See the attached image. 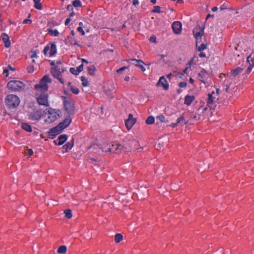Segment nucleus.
Here are the masks:
<instances>
[{
    "mask_svg": "<svg viewBox=\"0 0 254 254\" xmlns=\"http://www.w3.org/2000/svg\"><path fill=\"white\" fill-rule=\"evenodd\" d=\"M155 119L152 116H149L146 120L145 123L148 125H151L154 124Z\"/></svg>",
    "mask_w": 254,
    "mask_h": 254,
    "instance_id": "nucleus-32",
    "label": "nucleus"
},
{
    "mask_svg": "<svg viewBox=\"0 0 254 254\" xmlns=\"http://www.w3.org/2000/svg\"><path fill=\"white\" fill-rule=\"evenodd\" d=\"M149 40L151 43H157L156 37L154 35H152Z\"/></svg>",
    "mask_w": 254,
    "mask_h": 254,
    "instance_id": "nucleus-40",
    "label": "nucleus"
},
{
    "mask_svg": "<svg viewBox=\"0 0 254 254\" xmlns=\"http://www.w3.org/2000/svg\"><path fill=\"white\" fill-rule=\"evenodd\" d=\"M69 43L71 45H77L79 46V44H78L77 41L74 39V37L71 36H68L67 37L66 44Z\"/></svg>",
    "mask_w": 254,
    "mask_h": 254,
    "instance_id": "nucleus-26",
    "label": "nucleus"
},
{
    "mask_svg": "<svg viewBox=\"0 0 254 254\" xmlns=\"http://www.w3.org/2000/svg\"><path fill=\"white\" fill-rule=\"evenodd\" d=\"M76 69H77V72H79V73H80L83 69V65L82 64H80L79 66H78L77 67Z\"/></svg>",
    "mask_w": 254,
    "mask_h": 254,
    "instance_id": "nucleus-46",
    "label": "nucleus"
},
{
    "mask_svg": "<svg viewBox=\"0 0 254 254\" xmlns=\"http://www.w3.org/2000/svg\"><path fill=\"white\" fill-rule=\"evenodd\" d=\"M123 149V146L118 143H114L112 144H108L103 147V151L112 153H119Z\"/></svg>",
    "mask_w": 254,
    "mask_h": 254,
    "instance_id": "nucleus-4",
    "label": "nucleus"
},
{
    "mask_svg": "<svg viewBox=\"0 0 254 254\" xmlns=\"http://www.w3.org/2000/svg\"><path fill=\"white\" fill-rule=\"evenodd\" d=\"M48 112L49 116L46 121L49 123L54 122L60 117V115L61 114L60 110H56L52 108L49 109Z\"/></svg>",
    "mask_w": 254,
    "mask_h": 254,
    "instance_id": "nucleus-7",
    "label": "nucleus"
},
{
    "mask_svg": "<svg viewBox=\"0 0 254 254\" xmlns=\"http://www.w3.org/2000/svg\"><path fill=\"white\" fill-rule=\"evenodd\" d=\"M71 21V19L70 18H67L66 19L65 22H64V24L65 25H68V24L69 23V22H70Z\"/></svg>",
    "mask_w": 254,
    "mask_h": 254,
    "instance_id": "nucleus-51",
    "label": "nucleus"
},
{
    "mask_svg": "<svg viewBox=\"0 0 254 254\" xmlns=\"http://www.w3.org/2000/svg\"><path fill=\"white\" fill-rule=\"evenodd\" d=\"M127 68V66H125L122 67L121 68L117 69L116 72H117V73L120 74L123 71H124L125 69H126Z\"/></svg>",
    "mask_w": 254,
    "mask_h": 254,
    "instance_id": "nucleus-44",
    "label": "nucleus"
},
{
    "mask_svg": "<svg viewBox=\"0 0 254 254\" xmlns=\"http://www.w3.org/2000/svg\"><path fill=\"white\" fill-rule=\"evenodd\" d=\"M75 35L74 31L73 30H72L70 32V35L69 36H71V37H74Z\"/></svg>",
    "mask_w": 254,
    "mask_h": 254,
    "instance_id": "nucleus-61",
    "label": "nucleus"
},
{
    "mask_svg": "<svg viewBox=\"0 0 254 254\" xmlns=\"http://www.w3.org/2000/svg\"><path fill=\"white\" fill-rule=\"evenodd\" d=\"M34 7L38 10H41L42 9V5L40 2H34Z\"/></svg>",
    "mask_w": 254,
    "mask_h": 254,
    "instance_id": "nucleus-37",
    "label": "nucleus"
},
{
    "mask_svg": "<svg viewBox=\"0 0 254 254\" xmlns=\"http://www.w3.org/2000/svg\"><path fill=\"white\" fill-rule=\"evenodd\" d=\"M159 118H160V121L161 122H163V119L164 118V116L163 115H160Z\"/></svg>",
    "mask_w": 254,
    "mask_h": 254,
    "instance_id": "nucleus-64",
    "label": "nucleus"
},
{
    "mask_svg": "<svg viewBox=\"0 0 254 254\" xmlns=\"http://www.w3.org/2000/svg\"><path fill=\"white\" fill-rule=\"evenodd\" d=\"M48 82H51V79L48 75H45L39 83L36 84L34 87L38 103L46 107L49 106L48 95L46 93L48 89Z\"/></svg>",
    "mask_w": 254,
    "mask_h": 254,
    "instance_id": "nucleus-1",
    "label": "nucleus"
},
{
    "mask_svg": "<svg viewBox=\"0 0 254 254\" xmlns=\"http://www.w3.org/2000/svg\"><path fill=\"white\" fill-rule=\"evenodd\" d=\"M83 23L80 22L79 23V26L77 27V31L80 33H81V34L82 35H84L85 34V32L83 29Z\"/></svg>",
    "mask_w": 254,
    "mask_h": 254,
    "instance_id": "nucleus-36",
    "label": "nucleus"
},
{
    "mask_svg": "<svg viewBox=\"0 0 254 254\" xmlns=\"http://www.w3.org/2000/svg\"><path fill=\"white\" fill-rule=\"evenodd\" d=\"M243 68L241 67H237V68L231 70L229 73L230 76L235 78L239 74L242 72Z\"/></svg>",
    "mask_w": 254,
    "mask_h": 254,
    "instance_id": "nucleus-23",
    "label": "nucleus"
},
{
    "mask_svg": "<svg viewBox=\"0 0 254 254\" xmlns=\"http://www.w3.org/2000/svg\"><path fill=\"white\" fill-rule=\"evenodd\" d=\"M189 81L190 83L192 84L194 83V79L190 77L189 79Z\"/></svg>",
    "mask_w": 254,
    "mask_h": 254,
    "instance_id": "nucleus-62",
    "label": "nucleus"
},
{
    "mask_svg": "<svg viewBox=\"0 0 254 254\" xmlns=\"http://www.w3.org/2000/svg\"><path fill=\"white\" fill-rule=\"evenodd\" d=\"M206 45L204 44H201L198 47V50L200 52L206 49Z\"/></svg>",
    "mask_w": 254,
    "mask_h": 254,
    "instance_id": "nucleus-42",
    "label": "nucleus"
},
{
    "mask_svg": "<svg viewBox=\"0 0 254 254\" xmlns=\"http://www.w3.org/2000/svg\"><path fill=\"white\" fill-rule=\"evenodd\" d=\"M193 34L196 39V43L199 39H201V37L204 33V29L200 26L195 28L192 31Z\"/></svg>",
    "mask_w": 254,
    "mask_h": 254,
    "instance_id": "nucleus-10",
    "label": "nucleus"
},
{
    "mask_svg": "<svg viewBox=\"0 0 254 254\" xmlns=\"http://www.w3.org/2000/svg\"><path fill=\"white\" fill-rule=\"evenodd\" d=\"M26 154L29 156H31L33 154V151L32 149H28Z\"/></svg>",
    "mask_w": 254,
    "mask_h": 254,
    "instance_id": "nucleus-47",
    "label": "nucleus"
},
{
    "mask_svg": "<svg viewBox=\"0 0 254 254\" xmlns=\"http://www.w3.org/2000/svg\"><path fill=\"white\" fill-rule=\"evenodd\" d=\"M21 128L28 132H31L32 131L31 126L26 123H23L22 124Z\"/></svg>",
    "mask_w": 254,
    "mask_h": 254,
    "instance_id": "nucleus-27",
    "label": "nucleus"
},
{
    "mask_svg": "<svg viewBox=\"0 0 254 254\" xmlns=\"http://www.w3.org/2000/svg\"><path fill=\"white\" fill-rule=\"evenodd\" d=\"M3 73L6 74V76H7L8 75V70L7 68H4L3 70Z\"/></svg>",
    "mask_w": 254,
    "mask_h": 254,
    "instance_id": "nucleus-55",
    "label": "nucleus"
},
{
    "mask_svg": "<svg viewBox=\"0 0 254 254\" xmlns=\"http://www.w3.org/2000/svg\"><path fill=\"white\" fill-rule=\"evenodd\" d=\"M136 122V119L133 118V115L129 114L127 119L125 120V125L127 130H130Z\"/></svg>",
    "mask_w": 254,
    "mask_h": 254,
    "instance_id": "nucleus-9",
    "label": "nucleus"
},
{
    "mask_svg": "<svg viewBox=\"0 0 254 254\" xmlns=\"http://www.w3.org/2000/svg\"><path fill=\"white\" fill-rule=\"evenodd\" d=\"M191 64V61H190L189 63H188V64H187V66L185 68V69L183 71L184 74L187 73V71L188 69H189V68L190 67Z\"/></svg>",
    "mask_w": 254,
    "mask_h": 254,
    "instance_id": "nucleus-45",
    "label": "nucleus"
},
{
    "mask_svg": "<svg viewBox=\"0 0 254 254\" xmlns=\"http://www.w3.org/2000/svg\"><path fill=\"white\" fill-rule=\"evenodd\" d=\"M49 62L50 63V64L52 66H54L55 67V66L56 65H55V63L54 61H52V60H49Z\"/></svg>",
    "mask_w": 254,
    "mask_h": 254,
    "instance_id": "nucleus-57",
    "label": "nucleus"
},
{
    "mask_svg": "<svg viewBox=\"0 0 254 254\" xmlns=\"http://www.w3.org/2000/svg\"><path fill=\"white\" fill-rule=\"evenodd\" d=\"M67 135L66 134H62L60 135L57 140H54L55 144L57 145H62L67 140Z\"/></svg>",
    "mask_w": 254,
    "mask_h": 254,
    "instance_id": "nucleus-16",
    "label": "nucleus"
},
{
    "mask_svg": "<svg viewBox=\"0 0 254 254\" xmlns=\"http://www.w3.org/2000/svg\"><path fill=\"white\" fill-rule=\"evenodd\" d=\"M20 102L19 97L13 94L8 95L5 99V104L9 109L16 108L19 105Z\"/></svg>",
    "mask_w": 254,
    "mask_h": 254,
    "instance_id": "nucleus-2",
    "label": "nucleus"
},
{
    "mask_svg": "<svg viewBox=\"0 0 254 254\" xmlns=\"http://www.w3.org/2000/svg\"><path fill=\"white\" fill-rule=\"evenodd\" d=\"M71 122V118L69 116H68L64 119L63 122L60 123L59 125L62 129H64L70 125Z\"/></svg>",
    "mask_w": 254,
    "mask_h": 254,
    "instance_id": "nucleus-18",
    "label": "nucleus"
},
{
    "mask_svg": "<svg viewBox=\"0 0 254 254\" xmlns=\"http://www.w3.org/2000/svg\"><path fill=\"white\" fill-rule=\"evenodd\" d=\"M66 10L67 11H73V5L72 4V5H70V4H68L67 7H66Z\"/></svg>",
    "mask_w": 254,
    "mask_h": 254,
    "instance_id": "nucleus-49",
    "label": "nucleus"
},
{
    "mask_svg": "<svg viewBox=\"0 0 254 254\" xmlns=\"http://www.w3.org/2000/svg\"><path fill=\"white\" fill-rule=\"evenodd\" d=\"M129 77L128 76H126L125 78H124V80L125 81H128L129 80Z\"/></svg>",
    "mask_w": 254,
    "mask_h": 254,
    "instance_id": "nucleus-60",
    "label": "nucleus"
},
{
    "mask_svg": "<svg viewBox=\"0 0 254 254\" xmlns=\"http://www.w3.org/2000/svg\"><path fill=\"white\" fill-rule=\"evenodd\" d=\"M64 109L68 114H72L74 111V101L69 98L63 96Z\"/></svg>",
    "mask_w": 254,
    "mask_h": 254,
    "instance_id": "nucleus-5",
    "label": "nucleus"
},
{
    "mask_svg": "<svg viewBox=\"0 0 254 254\" xmlns=\"http://www.w3.org/2000/svg\"><path fill=\"white\" fill-rule=\"evenodd\" d=\"M65 218L70 219L72 217V212L69 209H66L64 211Z\"/></svg>",
    "mask_w": 254,
    "mask_h": 254,
    "instance_id": "nucleus-34",
    "label": "nucleus"
},
{
    "mask_svg": "<svg viewBox=\"0 0 254 254\" xmlns=\"http://www.w3.org/2000/svg\"><path fill=\"white\" fill-rule=\"evenodd\" d=\"M70 90L73 93L75 94H78L79 93V89L77 88L74 87L73 86L70 87Z\"/></svg>",
    "mask_w": 254,
    "mask_h": 254,
    "instance_id": "nucleus-39",
    "label": "nucleus"
},
{
    "mask_svg": "<svg viewBox=\"0 0 254 254\" xmlns=\"http://www.w3.org/2000/svg\"><path fill=\"white\" fill-rule=\"evenodd\" d=\"M195 99L194 95H187L185 97L184 104L190 106Z\"/></svg>",
    "mask_w": 254,
    "mask_h": 254,
    "instance_id": "nucleus-24",
    "label": "nucleus"
},
{
    "mask_svg": "<svg viewBox=\"0 0 254 254\" xmlns=\"http://www.w3.org/2000/svg\"><path fill=\"white\" fill-rule=\"evenodd\" d=\"M225 86H226V88H225V91H226V92H227V91H228V89H229V88L230 84H226V85H225Z\"/></svg>",
    "mask_w": 254,
    "mask_h": 254,
    "instance_id": "nucleus-59",
    "label": "nucleus"
},
{
    "mask_svg": "<svg viewBox=\"0 0 254 254\" xmlns=\"http://www.w3.org/2000/svg\"><path fill=\"white\" fill-rule=\"evenodd\" d=\"M0 37L1 38L5 48H9L11 46V42L9 40V37L5 33H2L1 34Z\"/></svg>",
    "mask_w": 254,
    "mask_h": 254,
    "instance_id": "nucleus-15",
    "label": "nucleus"
},
{
    "mask_svg": "<svg viewBox=\"0 0 254 254\" xmlns=\"http://www.w3.org/2000/svg\"><path fill=\"white\" fill-rule=\"evenodd\" d=\"M187 83L186 82H185V81L181 82L179 84V86L180 88L186 87L187 86Z\"/></svg>",
    "mask_w": 254,
    "mask_h": 254,
    "instance_id": "nucleus-43",
    "label": "nucleus"
},
{
    "mask_svg": "<svg viewBox=\"0 0 254 254\" xmlns=\"http://www.w3.org/2000/svg\"><path fill=\"white\" fill-rule=\"evenodd\" d=\"M67 248L65 246L63 245L59 247L57 252L59 254H64L66 252Z\"/></svg>",
    "mask_w": 254,
    "mask_h": 254,
    "instance_id": "nucleus-30",
    "label": "nucleus"
},
{
    "mask_svg": "<svg viewBox=\"0 0 254 254\" xmlns=\"http://www.w3.org/2000/svg\"><path fill=\"white\" fill-rule=\"evenodd\" d=\"M37 56V53L35 52H34L30 56L31 58H36Z\"/></svg>",
    "mask_w": 254,
    "mask_h": 254,
    "instance_id": "nucleus-54",
    "label": "nucleus"
},
{
    "mask_svg": "<svg viewBox=\"0 0 254 254\" xmlns=\"http://www.w3.org/2000/svg\"><path fill=\"white\" fill-rule=\"evenodd\" d=\"M34 67L33 65H29L27 67V71L29 73H32L34 71Z\"/></svg>",
    "mask_w": 254,
    "mask_h": 254,
    "instance_id": "nucleus-38",
    "label": "nucleus"
},
{
    "mask_svg": "<svg viewBox=\"0 0 254 254\" xmlns=\"http://www.w3.org/2000/svg\"><path fill=\"white\" fill-rule=\"evenodd\" d=\"M216 98L215 93L214 91H212L211 93L208 94V98L207 99V104L208 106L212 105L215 102Z\"/></svg>",
    "mask_w": 254,
    "mask_h": 254,
    "instance_id": "nucleus-19",
    "label": "nucleus"
},
{
    "mask_svg": "<svg viewBox=\"0 0 254 254\" xmlns=\"http://www.w3.org/2000/svg\"><path fill=\"white\" fill-rule=\"evenodd\" d=\"M80 79L82 82V85L84 87H87L89 85V82L87 79L84 76H81L80 77Z\"/></svg>",
    "mask_w": 254,
    "mask_h": 254,
    "instance_id": "nucleus-33",
    "label": "nucleus"
},
{
    "mask_svg": "<svg viewBox=\"0 0 254 254\" xmlns=\"http://www.w3.org/2000/svg\"><path fill=\"white\" fill-rule=\"evenodd\" d=\"M81 61H82V63H86V64H87L88 63V61L86 59H81Z\"/></svg>",
    "mask_w": 254,
    "mask_h": 254,
    "instance_id": "nucleus-63",
    "label": "nucleus"
},
{
    "mask_svg": "<svg viewBox=\"0 0 254 254\" xmlns=\"http://www.w3.org/2000/svg\"><path fill=\"white\" fill-rule=\"evenodd\" d=\"M247 62L249 64V65L246 70V72L247 74H249L254 67V59L251 57V55L247 57Z\"/></svg>",
    "mask_w": 254,
    "mask_h": 254,
    "instance_id": "nucleus-20",
    "label": "nucleus"
},
{
    "mask_svg": "<svg viewBox=\"0 0 254 254\" xmlns=\"http://www.w3.org/2000/svg\"><path fill=\"white\" fill-rule=\"evenodd\" d=\"M159 81L160 86H162L164 90H168L169 88V85L165 77L163 76L160 77Z\"/></svg>",
    "mask_w": 254,
    "mask_h": 254,
    "instance_id": "nucleus-21",
    "label": "nucleus"
},
{
    "mask_svg": "<svg viewBox=\"0 0 254 254\" xmlns=\"http://www.w3.org/2000/svg\"><path fill=\"white\" fill-rule=\"evenodd\" d=\"M69 71L72 74L75 75H77L79 73V72H77V69H75L74 67L70 68Z\"/></svg>",
    "mask_w": 254,
    "mask_h": 254,
    "instance_id": "nucleus-41",
    "label": "nucleus"
},
{
    "mask_svg": "<svg viewBox=\"0 0 254 254\" xmlns=\"http://www.w3.org/2000/svg\"><path fill=\"white\" fill-rule=\"evenodd\" d=\"M123 240V236L120 233L116 234L115 236V242L119 243Z\"/></svg>",
    "mask_w": 254,
    "mask_h": 254,
    "instance_id": "nucleus-29",
    "label": "nucleus"
},
{
    "mask_svg": "<svg viewBox=\"0 0 254 254\" xmlns=\"http://www.w3.org/2000/svg\"><path fill=\"white\" fill-rule=\"evenodd\" d=\"M199 57L200 58H205L206 54L204 52H200L199 54Z\"/></svg>",
    "mask_w": 254,
    "mask_h": 254,
    "instance_id": "nucleus-53",
    "label": "nucleus"
},
{
    "mask_svg": "<svg viewBox=\"0 0 254 254\" xmlns=\"http://www.w3.org/2000/svg\"><path fill=\"white\" fill-rule=\"evenodd\" d=\"M61 65H63L62 62L61 61H58L56 62V65H59L61 66Z\"/></svg>",
    "mask_w": 254,
    "mask_h": 254,
    "instance_id": "nucleus-56",
    "label": "nucleus"
},
{
    "mask_svg": "<svg viewBox=\"0 0 254 254\" xmlns=\"http://www.w3.org/2000/svg\"><path fill=\"white\" fill-rule=\"evenodd\" d=\"M187 123V121L185 119L184 117L183 116H181L179 117L177 120V122L175 124H173L172 127H175L177 126H183L186 124Z\"/></svg>",
    "mask_w": 254,
    "mask_h": 254,
    "instance_id": "nucleus-22",
    "label": "nucleus"
},
{
    "mask_svg": "<svg viewBox=\"0 0 254 254\" xmlns=\"http://www.w3.org/2000/svg\"><path fill=\"white\" fill-rule=\"evenodd\" d=\"M66 70V68L64 65H55V67L51 68V73L52 75L62 83H64V80L62 77V74Z\"/></svg>",
    "mask_w": 254,
    "mask_h": 254,
    "instance_id": "nucleus-3",
    "label": "nucleus"
},
{
    "mask_svg": "<svg viewBox=\"0 0 254 254\" xmlns=\"http://www.w3.org/2000/svg\"><path fill=\"white\" fill-rule=\"evenodd\" d=\"M206 70L204 69H202L201 71L198 73V76L200 78V81L204 84L206 83L205 78L207 75Z\"/></svg>",
    "mask_w": 254,
    "mask_h": 254,
    "instance_id": "nucleus-25",
    "label": "nucleus"
},
{
    "mask_svg": "<svg viewBox=\"0 0 254 254\" xmlns=\"http://www.w3.org/2000/svg\"><path fill=\"white\" fill-rule=\"evenodd\" d=\"M128 62L140 67L142 71H145L146 69L143 66L144 64L141 60L132 59L129 60Z\"/></svg>",
    "mask_w": 254,
    "mask_h": 254,
    "instance_id": "nucleus-12",
    "label": "nucleus"
},
{
    "mask_svg": "<svg viewBox=\"0 0 254 254\" xmlns=\"http://www.w3.org/2000/svg\"><path fill=\"white\" fill-rule=\"evenodd\" d=\"M172 28L173 32L177 35L181 34L182 30V25L181 22L174 21L172 24Z\"/></svg>",
    "mask_w": 254,
    "mask_h": 254,
    "instance_id": "nucleus-11",
    "label": "nucleus"
},
{
    "mask_svg": "<svg viewBox=\"0 0 254 254\" xmlns=\"http://www.w3.org/2000/svg\"><path fill=\"white\" fill-rule=\"evenodd\" d=\"M152 12L159 13V6H155L154 9L152 10Z\"/></svg>",
    "mask_w": 254,
    "mask_h": 254,
    "instance_id": "nucleus-48",
    "label": "nucleus"
},
{
    "mask_svg": "<svg viewBox=\"0 0 254 254\" xmlns=\"http://www.w3.org/2000/svg\"><path fill=\"white\" fill-rule=\"evenodd\" d=\"M139 4V1L138 0H133L132 1V4L134 6H136Z\"/></svg>",
    "mask_w": 254,
    "mask_h": 254,
    "instance_id": "nucleus-52",
    "label": "nucleus"
},
{
    "mask_svg": "<svg viewBox=\"0 0 254 254\" xmlns=\"http://www.w3.org/2000/svg\"><path fill=\"white\" fill-rule=\"evenodd\" d=\"M42 117V112L40 110H37L31 113L30 115L29 118L33 121H38Z\"/></svg>",
    "mask_w": 254,
    "mask_h": 254,
    "instance_id": "nucleus-14",
    "label": "nucleus"
},
{
    "mask_svg": "<svg viewBox=\"0 0 254 254\" xmlns=\"http://www.w3.org/2000/svg\"><path fill=\"white\" fill-rule=\"evenodd\" d=\"M31 23H32V20L31 19H25L23 21V24H28V23L30 24Z\"/></svg>",
    "mask_w": 254,
    "mask_h": 254,
    "instance_id": "nucleus-50",
    "label": "nucleus"
},
{
    "mask_svg": "<svg viewBox=\"0 0 254 254\" xmlns=\"http://www.w3.org/2000/svg\"><path fill=\"white\" fill-rule=\"evenodd\" d=\"M63 130V129H62L58 125L57 126L51 128L48 131V134L49 136H55L60 133Z\"/></svg>",
    "mask_w": 254,
    "mask_h": 254,
    "instance_id": "nucleus-13",
    "label": "nucleus"
},
{
    "mask_svg": "<svg viewBox=\"0 0 254 254\" xmlns=\"http://www.w3.org/2000/svg\"><path fill=\"white\" fill-rule=\"evenodd\" d=\"M7 86L12 91H19L23 89L25 85L22 82L19 80H11L8 82Z\"/></svg>",
    "mask_w": 254,
    "mask_h": 254,
    "instance_id": "nucleus-6",
    "label": "nucleus"
},
{
    "mask_svg": "<svg viewBox=\"0 0 254 254\" xmlns=\"http://www.w3.org/2000/svg\"><path fill=\"white\" fill-rule=\"evenodd\" d=\"M49 51L50 57L54 56L57 53V46L56 44H52L50 47L48 46H46L43 50L44 54L46 55Z\"/></svg>",
    "mask_w": 254,
    "mask_h": 254,
    "instance_id": "nucleus-8",
    "label": "nucleus"
},
{
    "mask_svg": "<svg viewBox=\"0 0 254 254\" xmlns=\"http://www.w3.org/2000/svg\"><path fill=\"white\" fill-rule=\"evenodd\" d=\"M74 139L72 138L70 141L67 142L65 144H64L63 146V153H64L67 152L69 150H70L74 145Z\"/></svg>",
    "mask_w": 254,
    "mask_h": 254,
    "instance_id": "nucleus-17",
    "label": "nucleus"
},
{
    "mask_svg": "<svg viewBox=\"0 0 254 254\" xmlns=\"http://www.w3.org/2000/svg\"><path fill=\"white\" fill-rule=\"evenodd\" d=\"M211 10H212L213 12H215V11H217V10H218V8H217V7H216V6H214V7H212V8Z\"/></svg>",
    "mask_w": 254,
    "mask_h": 254,
    "instance_id": "nucleus-58",
    "label": "nucleus"
},
{
    "mask_svg": "<svg viewBox=\"0 0 254 254\" xmlns=\"http://www.w3.org/2000/svg\"><path fill=\"white\" fill-rule=\"evenodd\" d=\"M72 5L75 7H80L82 6V3L79 0H75L72 2Z\"/></svg>",
    "mask_w": 254,
    "mask_h": 254,
    "instance_id": "nucleus-35",
    "label": "nucleus"
},
{
    "mask_svg": "<svg viewBox=\"0 0 254 254\" xmlns=\"http://www.w3.org/2000/svg\"><path fill=\"white\" fill-rule=\"evenodd\" d=\"M48 33L52 36H58L59 34V32L57 29H48Z\"/></svg>",
    "mask_w": 254,
    "mask_h": 254,
    "instance_id": "nucleus-31",
    "label": "nucleus"
},
{
    "mask_svg": "<svg viewBox=\"0 0 254 254\" xmlns=\"http://www.w3.org/2000/svg\"><path fill=\"white\" fill-rule=\"evenodd\" d=\"M87 70L89 75H94L96 70L95 66L94 65L89 66L87 67Z\"/></svg>",
    "mask_w": 254,
    "mask_h": 254,
    "instance_id": "nucleus-28",
    "label": "nucleus"
}]
</instances>
